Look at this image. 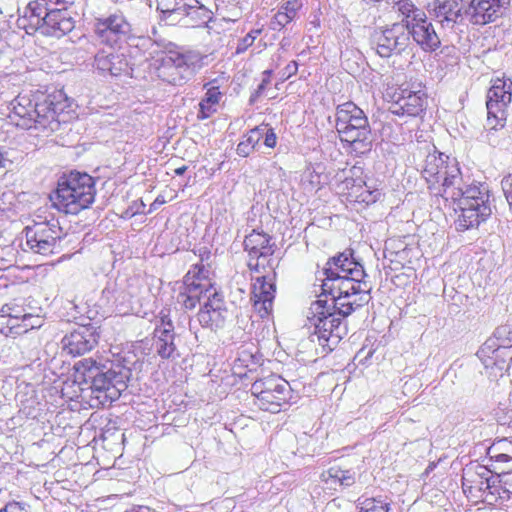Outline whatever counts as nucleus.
Instances as JSON below:
<instances>
[{
    "label": "nucleus",
    "mask_w": 512,
    "mask_h": 512,
    "mask_svg": "<svg viewBox=\"0 0 512 512\" xmlns=\"http://www.w3.org/2000/svg\"><path fill=\"white\" fill-rule=\"evenodd\" d=\"M94 65L99 71L109 73L112 76L129 73L128 61L125 55L114 51L101 50L97 52L94 57Z\"/></svg>",
    "instance_id": "nucleus-22"
},
{
    "label": "nucleus",
    "mask_w": 512,
    "mask_h": 512,
    "mask_svg": "<svg viewBox=\"0 0 512 512\" xmlns=\"http://www.w3.org/2000/svg\"><path fill=\"white\" fill-rule=\"evenodd\" d=\"M261 32H262L261 29H254V30H251L248 34L255 35V39H256L257 36L261 34Z\"/></svg>",
    "instance_id": "nucleus-63"
},
{
    "label": "nucleus",
    "mask_w": 512,
    "mask_h": 512,
    "mask_svg": "<svg viewBox=\"0 0 512 512\" xmlns=\"http://www.w3.org/2000/svg\"><path fill=\"white\" fill-rule=\"evenodd\" d=\"M211 318L213 319L214 327H222L226 318L227 310H217L215 308L209 309Z\"/></svg>",
    "instance_id": "nucleus-49"
},
{
    "label": "nucleus",
    "mask_w": 512,
    "mask_h": 512,
    "mask_svg": "<svg viewBox=\"0 0 512 512\" xmlns=\"http://www.w3.org/2000/svg\"><path fill=\"white\" fill-rule=\"evenodd\" d=\"M393 8L402 16V19L395 24L402 25L406 31H408L411 24L424 20L427 17L425 11L417 7L411 0H399L394 4Z\"/></svg>",
    "instance_id": "nucleus-28"
},
{
    "label": "nucleus",
    "mask_w": 512,
    "mask_h": 512,
    "mask_svg": "<svg viewBox=\"0 0 512 512\" xmlns=\"http://www.w3.org/2000/svg\"><path fill=\"white\" fill-rule=\"evenodd\" d=\"M95 196V179L85 172L71 171L60 177L50 199L59 211L76 215L89 208Z\"/></svg>",
    "instance_id": "nucleus-5"
},
{
    "label": "nucleus",
    "mask_w": 512,
    "mask_h": 512,
    "mask_svg": "<svg viewBox=\"0 0 512 512\" xmlns=\"http://www.w3.org/2000/svg\"><path fill=\"white\" fill-rule=\"evenodd\" d=\"M155 68L156 76L163 82L182 86L195 75L197 71L211 62L210 55L202 54L197 50L180 49L168 50L161 57Z\"/></svg>",
    "instance_id": "nucleus-7"
},
{
    "label": "nucleus",
    "mask_w": 512,
    "mask_h": 512,
    "mask_svg": "<svg viewBox=\"0 0 512 512\" xmlns=\"http://www.w3.org/2000/svg\"><path fill=\"white\" fill-rule=\"evenodd\" d=\"M165 203V200L163 197L161 196H158L154 202L150 205V210L149 212H152L153 210H156L160 205L164 204Z\"/></svg>",
    "instance_id": "nucleus-56"
},
{
    "label": "nucleus",
    "mask_w": 512,
    "mask_h": 512,
    "mask_svg": "<svg viewBox=\"0 0 512 512\" xmlns=\"http://www.w3.org/2000/svg\"><path fill=\"white\" fill-rule=\"evenodd\" d=\"M194 0H157V10L161 20L169 25H175L183 20L184 12Z\"/></svg>",
    "instance_id": "nucleus-26"
},
{
    "label": "nucleus",
    "mask_w": 512,
    "mask_h": 512,
    "mask_svg": "<svg viewBox=\"0 0 512 512\" xmlns=\"http://www.w3.org/2000/svg\"><path fill=\"white\" fill-rule=\"evenodd\" d=\"M364 168L361 162H357L349 169L348 176L345 177L343 184L347 190H354L355 188H363L365 186Z\"/></svg>",
    "instance_id": "nucleus-38"
},
{
    "label": "nucleus",
    "mask_w": 512,
    "mask_h": 512,
    "mask_svg": "<svg viewBox=\"0 0 512 512\" xmlns=\"http://www.w3.org/2000/svg\"><path fill=\"white\" fill-rule=\"evenodd\" d=\"M203 268L194 266L183 278L177 294V303L186 310L194 309L203 299L204 279L200 277Z\"/></svg>",
    "instance_id": "nucleus-16"
},
{
    "label": "nucleus",
    "mask_w": 512,
    "mask_h": 512,
    "mask_svg": "<svg viewBox=\"0 0 512 512\" xmlns=\"http://www.w3.org/2000/svg\"><path fill=\"white\" fill-rule=\"evenodd\" d=\"M512 99V81L497 78L487 92V121L489 131L503 128L506 124V108Z\"/></svg>",
    "instance_id": "nucleus-11"
},
{
    "label": "nucleus",
    "mask_w": 512,
    "mask_h": 512,
    "mask_svg": "<svg viewBox=\"0 0 512 512\" xmlns=\"http://www.w3.org/2000/svg\"><path fill=\"white\" fill-rule=\"evenodd\" d=\"M408 32L409 39L412 38L421 50L426 53L435 52L441 46V40L427 17L424 20L411 24Z\"/></svg>",
    "instance_id": "nucleus-20"
},
{
    "label": "nucleus",
    "mask_w": 512,
    "mask_h": 512,
    "mask_svg": "<svg viewBox=\"0 0 512 512\" xmlns=\"http://www.w3.org/2000/svg\"><path fill=\"white\" fill-rule=\"evenodd\" d=\"M264 130L265 128L257 126L245 134L240 143L237 145V154L241 157H248L263 138Z\"/></svg>",
    "instance_id": "nucleus-33"
},
{
    "label": "nucleus",
    "mask_w": 512,
    "mask_h": 512,
    "mask_svg": "<svg viewBox=\"0 0 512 512\" xmlns=\"http://www.w3.org/2000/svg\"><path fill=\"white\" fill-rule=\"evenodd\" d=\"M340 317L329 307V300L321 296L310 305L307 318L314 326L312 341H317L327 352L332 351L347 334V327Z\"/></svg>",
    "instance_id": "nucleus-8"
},
{
    "label": "nucleus",
    "mask_w": 512,
    "mask_h": 512,
    "mask_svg": "<svg viewBox=\"0 0 512 512\" xmlns=\"http://www.w3.org/2000/svg\"><path fill=\"white\" fill-rule=\"evenodd\" d=\"M62 93L48 95L42 101H33L27 96H17L12 102L9 115L16 126L23 129H35L52 133L67 122L65 109L69 106L61 101Z\"/></svg>",
    "instance_id": "nucleus-2"
},
{
    "label": "nucleus",
    "mask_w": 512,
    "mask_h": 512,
    "mask_svg": "<svg viewBox=\"0 0 512 512\" xmlns=\"http://www.w3.org/2000/svg\"><path fill=\"white\" fill-rule=\"evenodd\" d=\"M221 92L218 87L212 86L205 93V97L199 103L197 118L204 120L216 112L215 106L219 103Z\"/></svg>",
    "instance_id": "nucleus-34"
},
{
    "label": "nucleus",
    "mask_w": 512,
    "mask_h": 512,
    "mask_svg": "<svg viewBox=\"0 0 512 512\" xmlns=\"http://www.w3.org/2000/svg\"><path fill=\"white\" fill-rule=\"evenodd\" d=\"M362 1L365 2L366 4H372L375 2H380L381 0H362Z\"/></svg>",
    "instance_id": "nucleus-64"
},
{
    "label": "nucleus",
    "mask_w": 512,
    "mask_h": 512,
    "mask_svg": "<svg viewBox=\"0 0 512 512\" xmlns=\"http://www.w3.org/2000/svg\"><path fill=\"white\" fill-rule=\"evenodd\" d=\"M510 347H512V324H505L495 329L493 337L483 344L480 352L483 354L498 353L501 349Z\"/></svg>",
    "instance_id": "nucleus-27"
},
{
    "label": "nucleus",
    "mask_w": 512,
    "mask_h": 512,
    "mask_svg": "<svg viewBox=\"0 0 512 512\" xmlns=\"http://www.w3.org/2000/svg\"><path fill=\"white\" fill-rule=\"evenodd\" d=\"M278 382L277 388L271 391L272 399H269L268 406H264L263 410L277 413L281 410L282 406L290 403L292 399V388L288 381L285 379H276Z\"/></svg>",
    "instance_id": "nucleus-30"
},
{
    "label": "nucleus",
    "mask_w": 512,
    "mask_h": 512,
    "mask_svg": "<svg viewBox=\"0 0 512 512\" xmlns=\"http://www.w3.org/2000/svg\"><path fill=\"white\" fill-rule=\"evenodd\" d=\"M376 53L382 58L401 55L409 46V32L402 25L392 24L376 30L373 35Z\"/></svg>",
    "instance_id": "nucleus-13"
},
{
    "label": "nucleus",
    "mask_w": 512,
    "mask_h": 512,
    "mask_svg": "<svg viewBox=\"0 0 512 512\" xmlns=\"http://www.w3.org/2000/svg\"><path fill=\"white\" fill-rule=\"evenodd\" d=\"M0 512H28L27 505L20 502H9L7 503Z\"/></svg>",
    "instance_id": "nucleus-52"
},
{
    "label": "nucleus",
    "mask_w": 512,
    "mask_h": 512,
    "mask_svg": "<svg viewBox=\"0 0 512 512\" xmlns=\"http://www.w3.org/2000/svg\"><path fill=\"white\" fill-rule=\"evenodd\" d=\"M386 96L390 98L388 111L401 117H421L428 104L427 95L421 90L397 88L393 93H387Z\"/></svg>",
    "instance_id": "nucleus-12"
},
{
    "label": "nucleus",
    "mask_w": 512,
    "mask_h": 512,
    "mask_svg": "<svg viewBox=\"0 0 512 512\" xmlns=\"http://www.w3.org/2000/svg\"><path fill=\"white\" fill-rule=\"evenodd\" d=\"M335 128L350 154L361 157L371 152V126L365 112L355 103L348 101L336 107Z\"/></svg>",
    "instance_id": "nucleus-4"
},
{
    "label": "nucleus",
    "mask_w": 512,
    "mask_h": 512,
    "mask_svg": "<svg viewBox=\"0 0 512 512\" xmlns=\"http://www.w3.org/2000/svg\"><path fill=\"white\" fill-rule=\"evenodd\" d=\"M270 242V235L253 230L244 239V250L248 252L250 258L255 260L261 257H268L274 253V245Z\"/></svg>",
    "instance_id": "nucleus-25"
},
{
    "label": "nucleus",
    "mask_w": 512,
    "mask_h": 512,
    "mask_svg": "<svg viewBox=\"0 0 512 512\" xmlns=\"http://www.w3.org/2000/svg\"><path fill=\"white\" fill-rule=\"evenodd\" d=\"M261 128H265L263 131L264 144L269 148H274L277 142V136L274 132V129L267 128V126H261Z\"/></svg>",
    "instance_id": "nucleus-50"
},
{
    "label": "nucleus",
    "mask_w": 512,
    "mask_h": 512,
    "mask_svg": "<svg viewBox=\"0 0 512 512\" xmlns=\"http://www.w3.org/2000/svg\"><path fill=\"white\" fill-rule=\"evenodd\" d=\"M449 199L457 204L459 210L456 221V228L459 231L477 228L492 214L490 191L485 183L464 184L459 189V195L451 196Z\"/></svg>",
    "instance_id": "nucleus-6"
},
{
    "label": "nucleus",
    "mask_w": 512,
    "mask_h": 512,
    "mask_svg": "<svg viewBox=\"0 0 512 512\" xmlns=\"http://www.w3.org/2000/svg\"><path fill=\"white\" fill-rule=\"evenodd\" d=\"M302 6V0H288L283 3L279 10H282L283 13H287L290 18L294 20Z\"/></svg>",
    "instance_id": "nucleus-45"
},
{
    "label": "nucleus",
    "mask_w": 512,
    "mask_h": 512,
    "mask_svg": "<svg viewBox=\"0 0 512 512\" xmlns=\"http://www.w3.org/2000/svg\"><path fill=\"white\" fill-rule=\"evenodd\" d=\"M267 83H268L267 79L262 80V82L259 84L258 89H257L258 94H260L265 89V86L267 85Z\"/></svg>",
    "instance_id": "nucleus-62"
},
{
    "label": "nucleus",
    "mask_w": 512,
    "mask_h": 512,
    "mask_svg": "<svg viewBox=\"0 0 512 512\" xmlns=\"http://www.w3.org/2000/svg\"><path fill=\"white\" fill-rule=\"evenodd\" d=\"M252 259L253 258H250L249 262H248V267L251 271H254V272H257L259 273L260 272V269H259V263L258 261L256 260L255 263L252 262Z\"/></svg>",
    "instance_id": "nucleus-58"
},
{
    "label": "nucleus",
    "mask_w": 512,
    "mask_h": 512,
    "mask_svg": "<svg viewBox=\"0 0 512 512\" xmlns=\"http://www.w3.org/2000/svg\"><path fill=\"white\" fill-rule=\"evenodd\" d=\"M495 482L496 479L494 477L483 478V476L481 475V483L485 484V489H490L492 486H494Z\"/></svg>",
    "instance_id": "nucleus-55"
},
{
    "label": "nucleus",
    "mask_w": 512,
    "mask_h": 512,
    "mask_svg": "<svg viewBox=\"0 0 512 512\" xmlns=\"http://www.w3.org/2000/svg\"><path fill=\"white\" fill-rule=\"evenodd\" d=\"M438 169L439 174L435 176V185L441 184L439 194L445 200H449L451 196L459 195V189L464 183L456 160H449V157L445 156L444 163Z\"/></svg>",
    "instance_id": "nucleus-19"
},
{
    "label": "nucleus",
    "mask_w": 512,
    "mask_h": 512,
    "mask_svg": "<svg viewBox=\"0 0 512 512\" xmlns=\"http://www.w3.org/2000/svg\"><path fill=\"white\" fill-rule=\"evenodd\" d=\"M198 321L202 327L215 328L209 309L202 306L197 314Z\"/></svg>",
    "instance_id": "nucleus-47"
},
{
    "label": "nucleus",
    "mask_w": 512,
    "mask_h": 512,
    "mask_svg": "<svg viewBox=\"0 0 512 512\" xmlns=\"http://www.w3.org/2000/svg\"><path fill=\"white\" fill-rule=\"evenodd\" d=\"M496 460L497 461H500V462H508L511 460V457L507 454H498L497 456H495Z\"/></svg>",
    "instance_id": "nucleus-59"
},
{
    "label": "nucleus",
    "mask_w": 512,
    "mask_h": 512,
    "mask_svg": "<svg viewBox=\"0 0 512 512\" xmlns=\"http://www.w3.org/2000/svg\"><path fill=\"white\" fill-rule=\"evenodd\" d=\"M350 196H355L356 201L363 202L366 204H372L375 203L378 198L380 197L381 193L378 189H373L365 183V186L363 188H355L354 190H349Z\"/></svg>",
    "instance_id": "nucleus-39"
},
{
    "label": "nucleus",
    "mask_w": 512,
    "mask_h": 512,
    "mask_svg": "<svg viewBox=\"0 0 512 512\" xmlns=\"http://www.w3.org/2000/svg\"><path fill=\"white\" fill-rule=\"evenodd\" d=\"M275 293V272L255 278L252 285L251 301L254 310L261 318H266L271 314Z\"/></svg>",
    "instance_id": "nucleus-15"
},
{
    "label": "nucleus",
    "mask_w": 512,
    "mask_h": 512,
    "mask_svg": "<svg viewBox=\"0 0 512 512\" xmlns=\"http://www.w3.org/2000/svg\"><path fill=\"white\" fill-rule=\"evenodd\" d=\"M276 379H283L279 375H269L265 378L256 380L251 386L252 394L257 398L260 409L263 410L264 406H268L271 397V391L278 386Z\"/></svg>",
    "instance_id": "nucleus-29"
},
{
    "label": "nucleus",
    "mask_w": 512,
    "mask_h": 512,
    "mask_svg": "<svg viewBox=\"0 0 512 512\" xmlns=\"http://www.w3.org/2000/svg\"><path fill=\"white\" fill-rule=\"evenodd\" d=\"M0 333L6 336H16L23 334V323L21 319H6L4 325H0Z\"/></svg>",
    "instance_id": "nucleus-40"
},
{
    "label": "nucleus",
    "mask_w": 512,
    "mask_h": 512,
    "mask_svg": "<svg viewBox=\"0 0 512 512\" xmlns=\"http://www.w3.org/2000/svg\"><path fill=\"white\" fill-rule=\"evenodd\" d=\"M462 3L466 4V0H433L428 10L444 28H453L462 16Z\"/></svg>",
    "instance_id": "nucleus-21"
},
{
    "label": "nucleus",
    "mask_w": 512,
    "mask_h": 512,
    "mask_svg": "<svg viewBox=\"0 0 512 512\" xmlns=\"http://www.w3.org/2000/svg\"><path fill=\"white\" fill-rule=\"evenodd\" d=\"M75 381L80 385H88L91 397L97 401V405L105 406L117 400L126 390L130 378V369L121 365L97 363L92 358H85L75 363Z\"/></svg>",
    "instance_id": "nucleus-1"
},
{
    "label": "nucleus",
    "mask_w": 512,
    "mask_h": 512,
    "mask_svg": "<svg viewBox=\"0 0 512 512\" xmlns=\"http://www.w3.org/2000/svg\"><path fill=\"white\" fill-rule=\"evenodd\" d=\"M371 296L370 293L361 294H343L332 296L329 300V307L338 313L339 316L345 318L351 315L356 309L368 304Z\"/></svg>",
    "instance_id": "nucleus-23"
},
{
    "label": "nucleus",
    "mask_w": 512,
    "mask_h": 512,
    "mask_svg": "<svg viewBox=\"0 0 512 512\" xmlns=\"http://www.w3.org/2000/svg\"><path fill=\"white\" fill-rule=\"evenodd\" d=\"M158 318H159V320L156 323V326L154 329H167V330L172 329V331H175L173 322L169 316L168 311L161 310Z\"/></svg>",
    "instance_id": "nucleus-46"
},
{
    "label": "nucleus",
    "mask_w": 512,
    "mask_h": 512,
    "mask_svg": "<svg viewBox=\"0 0 512 512\" xmlns=\"http://www.w3.org/2000/svg\"><path fill=\"white\" fill-rule=\"evenodd\" d=\"M94 33L97 40L110 49L120 46L134 36L132 25L121 10L96 17Z\"/></svg>",
    "instance_id": "nucleus-10"
},
{
    "label": "nucleus",
    "mask_w": 512,
    "mask_h": 512,
    "mask_svg": "<svg viewBox=\"0 0 512 512\" xmlns=\"http://www.w3.org/2000/svg\"><path fill=\"white\" fill-rule=\"evenodd\" d=\"M176 333L172 329H154L152 346L162 359H176L180 356L175 344Z\"/></svg>",
    "instance_id": "nucleus-24"
},
{
    "label": "nucleus",
    "mask_w": 512,
    "mask_h": 512,
    "mask_svg": "<svg viewBox=\"0 0 512 512\" xmlns=\"http://www.w3.org/2000/svg\"><path fill=\"white\" fill-rule=\"evenodd\" d=\"M352 249L331 257L323 268L325 278L322 281V295L325 299L329 296L343 294L370 293L372 287L365 280L367 274L363 265L358 262Z\"/></svg>",
    "instance_id": "nucleus-3"
},
{
    "label": "nucleus",
    "mask_w": 512,
    "mask_h": 512,
    "mask_svg": "<svg viewBox=\"0 0 512 512\" xmlns=\"http://www.w3.org/2000/svg\"><path fill=\"white\" fill-rule=\"evenodd\" d=\"M464 14L475 25L496 21L510 5V0H466Z\"/></svg>",
    "instance_id": "nucleus-14"
},
{
    "label": "nucleus",
    "mask_w": 512,
    "mask_h": 512,
    "mask_svg": "<svg viewBox=\"0 0 512 512\" xmlns=\"http://www.w3.org/2000/svg\"><path fill=\"white\" fill-rule=\"evenodd\" d=\"M445 156L443 153L437 152L429 153L426 156L422 174L426 182L430 184V189L435 185V176L439 174L438 168H441L444 163Z\"/></svg>",
    "instance_id": "nucleus-35"
},
{
    "label": "nucleus",
    "mask_w": 512,
    "mask_h": 512,
    "mask_svg": "<svg viewBox=\"0 0 512 512\" xmlns=\"http://www.w3.org/2000/svg\"><path fill=\"white\" fill-rule=\"evenodd\" d=\"M255 41V35L246 34L243 38L238 40L236 47V54L244 53Z\"/></svg>",
    "instance_id": "nucleus-48"
},
{
    "label": "nucleus",
    "mask_w": 512,
    "mask_h": 512,
    "mask_svg": "<svg viewBox=\"0 0 512 512\" xmlns=\"http://www.w3.org/2000/svg\"><path fill=\"white\" fill-rule=\"evenodd\" d=\"M298 70V63L296 61H291L286 65L283 69L282 77L290 78L292 75H295Z\"/></svg>",
    "instance_id": "nucleus-54"
},
{
    "label": "nucleus",
    "mask_w": 512,
    "mask_h": 512,
    "mask_svg": "<svg viewBox=\"0 0 512 512\" xmlns=\"http://www.w3.org/2000/svg\"><path fill=\"white\" fill-rule=\"evenodd\" d=\"M76 0H59L56 5L61 7H66L69 10V7L72 6Z\"/></svg>",
    "instance_id": "nucleus-57"
},
{
    "label": "nucleus",
    "mask_w": 512,
    "mask_h": 512,
    "mask_svg": "<svg viewBox=\"0 0 512 512\" xmlns=\"http://www.w3.org/2000/svg\"><path fill=\"white\" fill-rule=\"evenodd\" d=\"M24 310L16 305L6 304L0 310V325H4V320L10 319H21L24 314Z\"/></svg>",
    "instance_id": "nucleus-42"
},
{
    "label": "nucleus",
    "mask_w": 512,
    "mask_h": 512,
    "mask_svg": "<svg viewBox=\"0 0 512 512\" xmlns=\"http://www.w3.org/2000/svg\"><path fill=\"white\" fill-rule=\"evenodd\" d=\"M39 32L42 35L61 38L75 28V18L66 7L50 9L42 19Z\"/></svg>",
    "instance_id": "nucleus-17"
},
{
    "label": "nucleus",
    "mask_w": 512,
    "mask_h": 512,
    "mask_svg": "<svg viewBox=\"0 0 512 512\" xmlns=\"http://www.w3.org/2000/svg\"><path fill=\"white\" fill-rule=\"evenodd\" d=\"M189 5L190 7L186 9V12H184L183 15L185 25L200 27L211 20V12L205 6L200 4L198 0H194V3H189Z\"/></svg>",
    "instance_id": "nucleus-32"
},
{
    "label": "nucleus",
    "mask_w": 512,
    "mask_h": 512,
    "mask_svg": "<svg viewBox=\"0 0 512 512\" xmlns=\"http://www.w3.org/2000/svg\"><path fill=\"white\" fill-rule=\"evenodd\" d=\"M113 293H114V290H113V289H111L109 286H107V287L103 290V292H102L103 296H105L108 300H110V295H111V294H113Z\"/></svg>",
    "instance_id": "nucleus-60"
},
{
    "label": "nucleus",
    "mask_w": 512,
    "mask_h": 512,
    "mask_svg": "<svg viewBox=\"0 0 512 512\" xmlns=\"http://www.w3.org/2000/svg\"><path fill=\"white\" fill-rule=\"evenodd\" d=\"M47 5L44 0L31 1L27 5L23 21H29L28 28L32 31H39L40 26H42V19L50 11Z\"/></svg>",
    "instance_id": "nucleus-31"
},
{
    "label": "nucleus",
    "mask_w": 512,
    "mask_h": 512,
    "mask_svg": "<svg viewBox=\"0 0 512 512\" xmlns=\"http://www.w3.org/2000/svg\"><path fill=\"white\" fill-rule=\"evenodd\" d=\"M203 299H206L203 306L208 309H217V310H227L224 306V300L222 295L210 284L207 280L204 279V291H203Z\"/></svg>",
    "instance_id": "nucleus-37"
},
{
    "label": "nucleus",
    "mask_w": 512,
    "mask_h": 512,
    "mask_svg": "<svg viewBox=\"0 0 512 512\" xmlns=\"http://www.w3.org/2000/svg\"><path fill=\"white\" fill-rule=\"evenodd\" d=\"M292 18L287 13H283L282 10H279L272 18L270 22V29L274 31H280L286 25H288Z\"/></svg>",
    "instance_id": "nucleus-44"
},
{
    "label": "nucleus",
    "mask_w": 512,
    "mask_h": 512,
    "mask_svg": "<svg viewBox=\"0 0 512 512\" xmlns=\"http://www.w3.org/2000/svg\"><path fill=\"white\" fill-rule=\"evenodd\" d=\"M359 512H389V504L374 498H367L360 503Z\"/></svg>",
    "instance_id": "nucleus-41"
},
{
    "label": "nucleus",
    "mask_w": 512,
    "mask_h": 512,
    "mask_svg": "<svg viewBox=\"0 0 512 512\" xmlns=\"http://www.w3.org/2000/svg\"><path fill=\"white\" fill-rule=\"evenodd\" d=\"M99 334L92 326H80L62 339L63 348L72 356L91 351L98 343Z\"/></svg>",
    "instance_id": "nucleus-18"
},
{
    "label": "nucleus",
    "mask_w": 512,
    "mask_h": 512,
    "mask_svg": "<svg viewBox=\"0 0 512 512\" xmlns=\"http://www.w3.org/2000/svg\"><path fill=\"white\" fill-rule=\"evenodd\" d=\"M342 473H343V469H341L338 466H332L326 472H324L322 474V476L324 477L325 481L332 479V480L340 483Z\"/></svg>",
    "instance_id": "nucleus-51"
},
{
    "label": "nucleus",
    "mask_w": 512,
    "mask_h": 512,
    "mask_svg": "<svg viewBox=\"0 0 512 512\" xmlns=\"http://www.w3.org/2000/svg\"><path fill=\"white\" fill-rule=\"evenodd\" d=\"M22 233L25 236V242L21 244L22 249L44 256L56 253L65 235L56 219L34 222L26 226Z\"/></svg>",
    "instance_id": "nucleus-9"
},
{
    "label": "nucleus",
    "mask_w": 512,
    "mask_h": 512,
    "mask_svg": "<svg viewBox=\"0 0 512 512\" xmlns=\"http://www.w3.org/2000/svg\"><path fill=\"white\" fill-rule=\"evenodd\" d=\"M140 41H142L141 46L146 48V51L149 55L154 56L159 52L168 51V47L172 45V43L167 42L165 39L159 37L157 35V30L155 27L152 28V35L147 37H140Z\"/></svg>",
    "instance_id": "nucleus-36"
},
{
    "label": "nucleus",
    "mask_w": 512,
    "mask_h": 512,
    "mask_svg": "<svg viewBox=\"0 0 512 512\" xmlns=\"http://www.w3.org/2000/svg\"><path fill=\"white\" fill-rule=\"evenodd\" d=\"M21 322L23 323V333H26L31 329L40 328L42 326L43 320L38 315L24 313Z\"/></svg>",
    "instance_id": "nucleus-43"
},
{
    "label": "nucleus",
    "mask_w": 512,
    "mask_h": 512,
    "mask_svg": "<svg viewBox=\"0 0 512 512\" xmlns=\"http://www.w3.org/2000/svg\"><path fill=\"white\" fill-rule=\"evenodd\" d=\"M355 482V472L351 470H343V473L341 474V480L340 484L342 486L349 487L353 485Z\"/></svg>",
    "instance_id": "nucleus-53"
},
{
    "label": "nucleus",
    "mask_w": 512,
    "mask_h": 512,
    "mask_svg": "<svg viewBox=\"0 0 512 512\" xmlns=\"http://www.w3.org/2000/svg\"><path fill=\"white\" fill-rule=\"evenodd\" d=\"M186 170H187V166H181V167H179V168H176V169L174 170V173H175L176 175H178V176H181V175H183V174L186 172Z\"/></svg>",
    "instance_id": "nucleus-61"
}]
</instances>
